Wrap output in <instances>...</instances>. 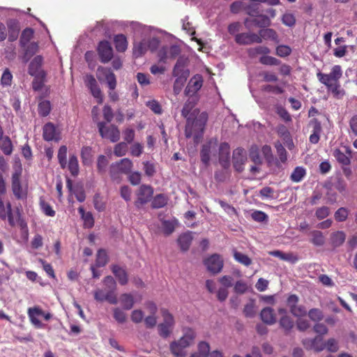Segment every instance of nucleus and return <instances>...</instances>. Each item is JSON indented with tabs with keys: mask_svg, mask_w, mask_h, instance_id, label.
Masks as SVG:
<instances>
[{
	"mask_svg": "<svg viewBox=\"0 0 357 357\" xmlns=\"http://www.w3.org/2000/svg\"><path fill=\"white\" fill-rule=\"evenodd\" d=\"M182 337L169 344V350L174 357H185L188 353L185 349L193 344L196 337L195 331L191 328H185Z\"/></svg>",
	"mask_w": 357,
	"mask_h": 357,
	"instance_id": "obj_1",
	"label": "nucleus"
},
{
	"mask_svg": "<svg viewBox=\"0 0 357 357\" xmlns=\"http://www.w3.org/2000/svg\"><path fill=\"white\" fill-rule=\"evenodd\" d=\"M133 168V162L129 158H123L119 162H112L109 167V174L112 181L119 183L121 175H128Z\"/></svg>",
	"mask_w": 357,
	"mask_h": 357,
	"instance_id": "obj_2",
	"label": "nucleus"
},
{
	"mask_svg": "<svg viewBox=\"0 0 357 357\" xmlns=\"http://www.w3.org/2000/svg\"><path fill=\"white\" fill-rule=\"evenodd\" d=\"M173 75L177 77L174 83V91L175 94H178L189 75V71L185 70L183 62L181 59H178L174 65Z\"/></svg>",
	"mask_w": 357,
	"mask_h": 357,
	"instance_id": "obj_3",
	"label": "nucleus"
},
{
	"mask_svg": "<svg viewBox=\"0 0 357 357\" xmlns=\"http://www.w3.org/2000/svg\"><path fill=\"white\" fill-rule=\"evenodd\" d=\"M205 121H206V118L204 120L196 119L192 123H190V121H188L185 129V137L189 139L193 137L195 141H198L203 136Z\"/></svg>",
	"mask_w": 357,
	"mask_h": 357,
	"instance_id": "obj_4",
	"label": "nucleus"
},
{
	"mask_svg": "<svg viewBox=\"0 0 357 357\" xmlns=\"http://www.w3.org/2000/svg\"><path fill=\"white\" fill-rule=\"evenodd\" d=\"M98 73H101L105 75L106 83H107L109 90H110L109 91L108 96L110 98L111 101H118L119 94L114 91L116 86L115 74L110 70L102 66L98 67Z\"/></svg>",
	"mask_w": 357,
	"mask_h": 357,
	"instance_id": "obj_5",
	"label": "nucleus"
},
{
	"mask_svg": "<svg viewBox=\"0 0 357 357\" xmlns=\"http://www.w3.org/2000/svg\"><path fill=\"white\" fill-rule=\"evenodd\" d=\"M98 129L102 138L108 139L111 142H119L120 139V131L116 126L111 125L109 127H106L105 123L100 121L98 123Z\"/></svg>",
	"mask_w": 357,
	"mask_h": 357,
	"instance_id": "obj_6",
	"label": "nucleus"
},
{
	"mask_svg": "<svg viewBox=\"0 0 357 357\" xmlns=\"http://www.w3.org/2000/svg\"><path fill=\"white\" fill-rule=\"evenodd\" d=\"M342 76V70L339 65H335L332 67L330 73H322L321 72L317 73L318 80L323 84H327L328 82H339Z\"/></svg>",
	"mask_w": 357,
	"mask_h": 357,
	"instance_id": "obj_7",
	"label": "nucleus"
},
{
	"mask_svg": "<svg viewBox=\"0 0 357 357\" xmlns=\"http://www.w3.org/2000/svg\"><path fill=\"white\" fill-rule=\"evenodd\" d=\"M204 266L208 272L213 275L221 273L223 267V261L218 254H213L208 257L204 261Z\"/></svg>",
	"mask_w": 357,
	"mask_h": 357,
	"instance_id": "obj_8",
	"label": "nucleus"
},
{
	"mask_svg": "<svg viewBox=\"0 0 357 357\" xmlns=\"http://www.w3.org/2000/svg\"><path fill=\"white\" fill-rule=\"evenodd\" d=\"M271 20L266 15H258L256 17H247L244 20V26L248 30L253 29L254 27L265 28L269 26Z\"/></svg>",
	"mask_w": 357,
	"mask_h": 357,
	"instance_id": "obj_9",
	"label": "nucleus"
},
{
	"mask_svg": "<svg viewBox=\"0 0 357 357\" xmlns=\"http://www.w3.org/2000/svg\"><path fill=\"white\" fill-rule=\"evenodd\" d=\"M153 194V189L152 186L145 184L141 185L137 193V201L135 202V206H136L137 208H140L152 199Z\"/></svg>",
	"mask_w": 357,
	"mask_h": 357,
	"instance_id": "obj_10",
	"label": "nucleus"
},
{
	"mask_svg": "<svg viewBox=\"0 0 357 357\" xmlns=\"http://www.w3.org/2000/svg\"><path fill=\"white\" fill-rule=\"evenodd\" d=\"M247 153L244 149L237 148L233 151L232 164L236 172L241 173L244 170V165L247 162Z\"/></svg>",
	"mask_w": 357,
	"mask_h": 357,
	"instance_id": "obj_11",
	"label": "nucleus"
},
{
	"mask_svg": "<svg viewBox=\"0 0 357 357\" xmlns=\"http://www.w3.org/2000/svg\"><path fill=\"white\" fill-rule=\"evenodd\" d=\"M84 82H85V84L87 89H89L91 94L93 95L94 98L97 99L98 103L101 104L102 102V92L93 75H86L85 78H84Z\"/></svg>",
	"mask_w": 357,
	"mask_h": 357,
	"instance_id": "obj_12",
	"label": "nucleus"
},
{
	"mask_svg": "<svg viewBox=\"0 0 357 357\" xmlns=\"http://www.w3.org/2000/svg\"><path fill=\"white\" fill-rule=\"evenodd\" d=\"M97 51L100 62L106 63L112 59L113 50L108 40H101L98 45Z\"/></svg>",
	"mask_w": 357,
	"mask_h": 357,
	"instance_id": "obj_13",
	"label": "nucleus"
},
{
	"mask_svg": "<svg viewBox=\"0 0 357 357\" xmlns=\"http://www.w3.org/2000/svg\"><path fill=\"white\" fill-rule=\"evenodd\" d=\"M235 41L239 45H252L254 43H261V39L259 35L251 32H243L236 33Z\"/></svg>",
	"mask_w": 357,
	"mask_h": 357,
	"instance_id": "obj_14",
	"label": "nucleus"
},
{
	"mask_svg": "<svg viewBox=\"0 0 357 357\" xmlns=\"http://www.w3.org/2000/svg\"><path fill=\"white\" fill-rule=\"evenodd\" d=\"M22 174L21 165L14 169L12 175V190L14 196L18 199H22V189L21 185L20 177Z\"/></svg>",
	"mask_w": 357,
	"mask_h": 357,
	"instance_id": "obj_15",
	"label": "nucleus"
},
{
	"mask_svg": "<svg viewBox=\"0 0 357 357\" xmlns=\"http://www.w3.org/2000/svg\"><path fill=\"white\" fill-rule=\"evenodd\" d=\"M202 86H203V77L197 74L189 80L187 87L185 89V95L189 97L195 96Z\"/></svg>",
	"mask_w": 357,
	"mask_h": 357,
	"instance_id": "obj_16",
	"label": "nucleus"
},
{
	"mask_svg": "<svg viewBox=\"0 0 357 357\" xmlns=\"http://www.w3.org/2000/svg\"><path fill=\"white\" fill-rule=\"evenodd\" d=\"M302 344L307 350L312 349L317 352L324 351V339L320 335H317L313 338H305L302 340Z\"/></svg>",
	"mask_w": 357,
	"mask_h": 357,
	"instance_id": "obj_17",
	"label": "nucleus"
},
{
	"mask_svg": "<svg viewBox=\"0 0 357 357\" xmlns=\"http://www.w3.org/2000/svg\"><path fill=\"white\" fill-rule=\"evenodd\" d=\"M219 164L224 169H229L230 167L229 145L227 142H222L219 145Z\"/></svg>",
	"mask_w": 357,
	"mask_h": 357,
	"instance_id": "obj_18",
	"label": "nucleus"
},
{
	"mask_svg": "<svg viewBox=\"0 0 357 357\" xmlns=\"http://www.w3.org/2000/svg\"><path fill=\"white\" fill-rule=\"evenodd\" d=\"M0 219L2 220H8V223L10 227L16 225L13 218V208L10 202H7L5 205L3 204L1 197L0 196Z\"/></svg>",
	"mask_w": 357,
	"mask_h": 357,
	"instance_id": "obj_19",
	"label": "nucleus"
},
{
	"mask_svg": "<svg viewBox=\"0 0 357 357\" xmlns=\"http://www.w3.org/2000/svg\"><path fill=\"white\" fill-rule=\"evenodd\" d=\"M217 146V141L215 140H209L202 145V148H201L200 151V160L203 164L208 165V162H210L211 160V153L212 149H214Z\"/></svg>",
	"mask_w": 357,
	"mask_h": 357,
	"instance_id": "obj_20",
	"label": "nucleus"
},
{
	"mask_svg": "<svg viewBox=\"0 0 357 357\" xmlns=\"http://www.w3.org/2000/svg\"><path fill=\"white\" fill-rule=\"evenodd\" d=\"M43 62V56H35L29 64L28 73L31 75H38L41 73H45V70H42Z\"/></svg>",
	"mask_w": 357,
	"mask_h": 357,
	"instance_id": "obj_21",
	"label": "nucleus"
},
{
	"mask_svg": "<svg viewBox=\"0 0 357 357\" xmlns=\"http://www.w3.org/2000/svg\"><path fill=\"white\" fill-rule=\"evenodd\" d=\"M43 138L46 142H52L53 140L58 141V138L56 137V128L52 123L49 122L43 126Z\"/></svg>",
	"mask_w": 357,
	"mask_h": 357,
	"instance_id": "obj_22",
	"label": "nucleus"
},
{
	"mask_svg": "<svg viewBox=\"0 0 357 357\" xmlns=\"http://www.w3.org/2000/svg\"><path fill=\"white\" fill-rule=\"evenodd\" d=\"M259 317L262 322L266 325L272 326L276 323L275 315L274 314L273 310L271 307H266L263 308L259 313Z\"/></svg>",
	"mask_w": 357,
	"mask_h": 357,
	"instance_id": "obj_23",
	"label": "nucleus"
},
{
	"mask_svg": "<svg viewBox=\"0 0 357 357\" xmlns=\"http://www.w3.org/2000/svg\"><path fill=\"white\" fill-rule=\"evenodd\" d=\"M111 270L115 278L118 279L120 284L125 285L128 283V275L124 268L118 265L113 264L111 266Z\"/></svg>",
	"mask_w": 357,
	"mask_h": 357,
	"instance_id": "obj_24",
	"label": "nucleus"
},
{
	"mask_svg": "<svg viewBox=\"0 0 357 357\" xmlns=\"http://www.w3.org/2000/svg\"><path fill=\"white\" fill-rule=\"evenodd\" d=\"M0 146L3 153L10 155L13 153V144L8 136L3 137V130L0 127Z\"/></svg>",
	"mask_w": 357,
	"mask_h": 357,
	"instance_id": "obj_25",
	"label": "nucleus"
},
{
	"mask_svg": "<svg viewBox=\"0 0 357 357\" xmlns=\"http://www.w3.org/2000/svg\"><path fill=\"white\" fill-rule=\"evenodd\" d=\"M269 254L273 257L280 258V259L286 261L291 264H296L298 261V257L291 252L284 253L280 250H275L270 252Z\"/></svg>",
	"mask_w": 357,
	"mask_h": 357,
	"instance_id": "obj_26",
	"label": "nucleus"
},
{
	"mask_svg": "<svg viewBox=\"0 0 357 357\" xmlns=\"http://www.w3.org/2000/svg\"><path fill=\"white\" fill-rule=\"evenodd\" d=\"M346 240V234L343 231H336L331 234V244L334 248L342 245Z\"/></svg>",
	"mask_w": 357,
	"mask_h": 357,
	"instance_id": "obj_27",
	"label": "nucleus"
},
{
	"mask_svg": "<svg viewBox=\"0 0 357 357\" xmlns=\"http://www.w3.org/2000/svg\"><path fill=\"white\" fill-rule=\"evenodd\" d=\"M177 241L182 251H188L192 241V233H183L178 236Z\"/></svg>",
	"mask_w": 357,
	"mask_h": 357,
	"instance_id": "obj_28",
	"label": "nucleus"
},
{
	"mask_svg": "<svg viewBox=\"0 0 357 357\" xmlns=\"http://www.w3.org/2000/svg\"><path fill=\"white\" fill-rule=\"evenodd\" d=\"M78 212L79 215H81L82 219L84 222V227L85 228H93L94 225V219L93 214L91 212L84 211L82 206H79L78 208Z\"/></svg>",
	"mask_w": 357,
	"mask_h": 357,
	"instance_id": "obj_29",
	"label": "nucleus"
},
{
	"mask_svg": "<svg viewBox=\"0 0 357 357\" xmlns=\"http://www.w3.org/2000/svg\"><path fill=\"white\" fill-rule=\"evenodd\" d=\"M258 36L261 38V40H270L276 43H278L280 40H278V36L275 30L272 29H262L259 30Z\"/></svg>",
	"mask_w": 357,
	"mask_h": 357,
	"instance_id": "obj_30",
	"label": "nucleus"
},
{
	"mask_svg": "<svg viewBox=\"0 0 357 357\" xmlns=\"http://www.w3.org/2000/svg\"><path fill=\"white\" fill-rule=\"evenodd\" d=\"M8 27V40L13 42L17 40L19 33V26L17 20H10L7 22Z\"/></svg>",
	"mask_w": 357,
	"mask_h": 357,
	"instance_id": "obj_31",
	"label": "nucleus"
},
{
	"mask_svg": "<svg viewBox=\"0 0 357 357\" xmlns=\"http://www.w3.org/2000/svg\"><path fill=\"white\" fill-rule=\"evenodd\" d=\"M41 314L42 311L38 307L29 308L28 310V316L30 318L31 322L38 328L43 326L42 322L37 317V316Z\"/></svg>",
	"mask_w": 357,
	"mask_h": 357,
	"instance_id": "obj_32",
	"label": "nucleus"
},
{
	"mask_svg": "<svg viewBox=\"0 0 357 357\" xmlns=\"http://www.w3.org/2000/svg\"><path fill=\"white\" fill-rule=\"evenodd\" d=\"M326 86L328 91H331L335 98H341L345 94L344 90L340 87V82H328Z\"/></svg>",
	"mask_w": 357,
	"mask_h": 357,
	"instance_id": "obj_33",
	"label": "nucleus"
},
{
	"mask_svg": "<svg viewBox=\"0 0 357 357\" xmlns=\"http://www.w3.org/2000/svg\"><path fill=\"white\" fill-rule=\"evenodd\" d=\"M83 165L89 166L93 163V151L90 146H83L81 151Z\"/></svg>",
	"mask_w": 357,
	"mask_h": 357,
	"instance_id": "obj_34",
	"label": "nucleus"
},
{
	"mask_svg": "<svg viewBox=\"0 0 357 357\" xmlns=\"http://www.w3.org/2000/svg\"><path fill=\"white\" fill-rule=\"evenodd\" d=\"M114 45L116 50L119 52H124L127 50V39L123 34H119L114 37Z\"/></svg>",
	"mask_w": 357,
	"mask_h": 357,
	"instance_id": "obj_35",
	"label": "nucleus"
},
{
	"mask_svg": "<svg viewBox=\"0 0 357 357\" xmlns=\"http://www.w3.org/2000/svg\"><path fill=\"white\" fill-rule=\"evenodd\" d=\"M168 198L165 194H159L153 197L151 202V207L155 209H158L167 205Z\"/></svg>",
	"mask_w": 357,
	"mask_h": 357,
	"instance_id": "obj_36",
	"label": "nucleus"
},
{
	"mask_svg": "<svg viewBox=\"0 0 357 357\" xmlns=\"http://www.w3.org/2000/svg\"><path fill=\"white\" fill-rule=\"evenodd\" d=\"M312 239L310 243L315 246H324L325 243V238L324 234L319 230H313L312 233Z\"/></svg>",
	"mask_w": 357,
	"mask_h": 357,
	"instance_id": "obj_37",
	"label": "nucleus"
},
{
	"mask_svg": "<svg viewBox=\"0 0 357 357\" xmlns=\"http://www.w3.org/2000/svg\"><path fill=\"white\" fill-rule=\"evenodd\" d=\"M266 162L268 167L275 173L282 171L283 169L282 165L284 163L280 161V159L275 157L272 158V159L266 160Z\"/></svg>",
	"mask_w": 357,
	"mask_h": 357,
	"instance_id": "obj_38",
	"label": "nucleus"
},
{
	"mask_svg": "<svg viewBox=\"0 0 357 357\" xmlns=\"http://www.w3.org/2000/svg\"><path fill=\"white\" fill-rule=\"evenodd\" d=\"M68 169L73 176H76L79 174V162L74 154L69 156Z\"/></svg>",
	"mask_w": 357,
	"mask_h": 357,
	"instance_id": "obj_39",
	"label": "nucleus"
},
{
	"mask_svg": "<svg viewBox=\"0 0 357 357\" xmlns=\"http://www.w3.org/2000/svg\"><path fill=\"white\" fill-rule=\"evenodd\" d=\"M31 76L34 77L33 82H32V89L36 91L41 90L45 82L46 73H41L38 75Z\"/></svg>",
	"mask_w": 357,
	"mask_h": 357,
	"instance_id": "obj_40",
	"label": "nucleus"
},
{
	"mask_svg": "<svg viewBox=\"0 0 357 357\" xmlns=\"http://www.w3.org/2000/svg\"><path fill=\"white\" fill-rule=\"evenodd\" d=\"M177 225V220H162V229L163 234L166 236L171 235L175 229V225Z\"/></svg>",
	"mask_w": 357,
	"mask_h": 357,
	"instance_id": "obj_41",
	"label": "nucleus"
},
{
	"mask_svg": "<svg viewBox=\"0 0 357 357\" xmlns=\"http://www.w3.org/2000/svg\"><path fill=\"white\" fill-rule=\"evenodd\" d=\"M306 175L305 169L302 167H297L294 168L293 172L290 176V179L294 183L301 182Z\"/></svg>",
	"mask_w": 357,
	"mask_h": 357,
	"instance_id": "obj_42",
	"label": "nucleus"
},
{
	"mask_svg": "<svg viewBox=\"0 0 357 357\" xmlns=\"http://www.w3.org/2000/svg\"><path fill=\"white\" fill-rule=\"evenodd\" d=\"M149 49L146 40H142L138 43H135L133 47V55L138 58L144 55Z\"/></svg>",
	"mask_w": 357,
	"mask_h": 357,
	"instance_id": "obj_43",
	"label": "nucleus"
},
{
	"mask_svg": "<svg viewBox=\"0 0 357 357\" xmlns=\"http://www.w3.org/2000/svg\"><path fill=\"white\" fill-rule=\"evenodd\" d=\"M108 263V256L104 249H100L97 252L96 260H95V266L102 267Z\"/></svg>",
	"mask_w": 357,
	"mask_h": 357,
	"instance_id": "obj_44",
	"label": "nucleus"
},
{
	"mask_svg": "<svg viewBox=\"0 0 357 357\" xmlns=\"http://www.w3.org/2000/svg\"><path fill=\"white\" fill-rule=\"evenodd\" d=\"M120 302L123 306V310H130L133 307L135 301L133 296L130 294H123L120 296Z\"/></svg>",
	"mask_w": 357,
	"mask_h": 357,
	"instance_id": "obj_45",
	"label": "nucleus"
},
{
	"mask_svg": "<svg viewBox=\"0 0 357 357\" xmlns=\"http://www.w3.org/2000/svg\"><path fill=\"white\" fill-rule=\"evenodd\" d=\"M233 257L234 259H235L244 266H249L252 263V260L247 255L243 254L236 250H234Z\"/></svg>",
	"mask_w": 357,
	"mask_h": 357,
	"instance_id": "obj_46",
	"label": "nucleus"
},
{
	"mask_svg": "<svg viewBox=\"0 0 357 357\" xmlns=\"http://www.w3.org/2000/svg\"><path fill=\"white\" fill-rule=\"evenodd\" d=\"M251 161L254 162L255 165H260L262 164L261 157L259 155L258 147L255 145L251 146L250 153H248Z\"/></svg>",
	"mask_w": 357,
	"mask_h": 357,
	"instance_id": "obj_47",
	"label": "nucleus"
},
{
	"mask_svg": "<svg viewBox=\"0 0 357 357\" xmlns=\"http://www.w3.org/2000/svg\"><path fill=\"white\" fill-rule=\"evenodd\" d=\"M280 326L287 334L294 328V321L287 315L282 316L280 319Z\"/></svg>",
	"mask_w": 357,
	"mask_h": 357,
	"instance_id": "obj_48",
	"label": "nucleus"
},
{
	"mask_svg": "<svg viewBox=\"0 0 357 357\" xmlns=\"http://www.w3.org/2000/svg\"><path fill=\"white\" fill-rule=\"evenodd\" d=\"M333 155L335 160L342 165H348L350 164L349 157L346 155V154L342 152L339 149H335L334 150Z\"/></svg>",
	"mask_w": 357,
	"mask_h": 357,
	"instance_id": "obj_49",
	"label": "nucleus"
},
{
	"mask_svg": "<svg viewBox=\"0 0 357 357\" xmlns=\"http://www.w3.org/2000/svg\"><path fill=\"white\" fill-rule=\"evenodd\" d=\"M160 314L163 318V322L160 323L164 325L174 326L175 321L174 316L170 314L169 311L164 307L160 308Z\"/></svg>",
	"mask_w": 357,
	"mask_h": 357,
	"instance_id": "obj_50",
	"label": "nucleus"
},
{
	"mask_svg": "<svg viewBox=\"0 0 357 357\" xmlns=\"http://www.w3.org/2000/svg\"><path fill=\"white\" fill-rule=\"evenodd\" d=\"M324 350L326 349L328 352L335 353L339 349L338 341L335 338H330L324 343Z\"/></svg>",
	"mask_w": 357,
	"mask_h": 357,
	"instance_id": "obj_51",
	"label": "nucleus"
},
{
	"mask_svg": "<svg viewBox=\"0 0 357 357\" xmlns=\"http://www.w3.org/2000/svg\"><path fill=\"white\" fill-rule=\"evenodd\" d=\"M108 159L104 155L98 156L97 159V170L100 174H103L106 172L107 167L108 166Z\"/></svg>",
	"mask_w": 357,
	"mask_h": 357,
	"instance_id": "obj_52",
	"label": "nucleus"
},
{
	"mask_svg": "<svg viewBox=\"0 0 357 357\" xmlns=\"http://www.w3.org/2000/svg\"><path fill=\"white\" fill-rule=\"evenodd\" d=\"M34 31L31 28L24 29L20 36V45L22 47L26 46L29 41L32 38Z\"/></svg>",
	"mask_w": 357,
	"mask_h": 357,
	"instance_id": "obj_53",
	"label": "nucleus"
},
{
	"mask_svg": "<svg viewBox=\"0 0 357 357\" xmlns=\"http://www.w3.org/2000/svg\"><path fill=\"white\" fill-rule=\"evenodd\" d=\"M68 153V148L65 145L61 146L59 151H58L57 158L59 162L61 168L65 169L66 167V153Z\"/></svg>",
	"mask_w": 357,
	"mask_h": 357,
	"instance_id": "obj_54",
	"label": "nucleus"
},
{
	"mask_svg": "<svg viewBox=\"0 0 357 357\" xmlns=\"http://www.w3.org/2000/svg\"><path fill=\"white\" fill-rule=\"evenodd\" d=\"M248 52L250 56H255L258 54H263V56H266L270 53V50L268 47L265 46H258L249 49Z\"/></svg>",
	"mask_w": 357,
	"mask_h": 357,
	"instance_id": "obj_55",
	"label": "nucleus"
},
{
	"mask_svg": "<svg viewBox=\"0 0 357 357\" xmlns=\"http://www.w3.org/2000/svg\"><path fill=\"white\" fill-rule=\"evenodd\" d=\"M51 110L50 102L48 100H43L38 104V114L43 117L50 114Z\"/></svg>",
	"mask_w": 357,
	"mask_h": 357,
	"instance_id": "obj_56",
	"label": "nucleus"
},
{
	"mask_svg": "<svg viewBox=\"0 0 357 357\" xmlns=\"http://www.w3.org/2000/svg\"><path fill=\"white\" fill-rule=\"evenodd\" d=\"M174 326H168L159 324V325L158 326V328L160 337L164 339H166L168 337H169L172 333V331L174 328Z\"/></svg>",
	"mask_w": 357,
	"mask_h": 357,
	"instance_id": "obj_57",
	"label": "nucleus"
},
{
	"mask_svg": "<svg viewBox=\"0 0 357 357\" xmlns=\"http://www.w3.org/2000/svg\"><path fill=\"white\" fill-rule=\"evenodd\" d=\"M259 61L262 65L268 66H278L280 65L281 63V61L277 58L268 55L261 56V58L259 59Z\"/></svg>",
	"mask_w": 357,
	"mask_h": 357,
	"instance_id": "obj_58",
	"label": "nucleus"
},
{
	"mask_svg": "<svg viewBox=\"0 0 357 357\" xmlns=\"http://www.w3.org/2000/svg\"><path fill=\"white\" fill-rule=\"evenodd\" d=\"M308 317L310 320L319 322L324 319V313L318 308H312L309 310Z\"/></svg>",
	"mask_w": 357,
	"mask_h": 357,
	"instance_id": "obj_59",
	"label": "nucleus"
},
{
	"mask_svg": "<svg viewBox=\"0 0 357 357\" xmlns=\"http://www.w3.org/2000/svg\"><path fill=\"white\" fill-rule=\"evenodd\" d=\"M127 151V143L121 142L115 145L113 153H114L116 157H123L126 154Z\"/></svg>",
	"mask_w": 357,
	"mask_h": 357,
	"instance_id": "obj_60",
	"label": "nucleus"
},
{
	"mask_svg": "<svg viewBox=\"0 0 357 357\" xmlns=\"http://www.w3.org/2000/svg\"><path fill=\"white\" fill-rule=\"evenodd\" d=\"M13 74L8 68H6L2 73L1 84L3 86H10L13 82Z\"/></svg>",
	"mask_w": 357,
	"mask_h": 357,
	"instance_id": "obj_61",
	"label": "nucleus"
},
{
	"mask_svg": "<svg viewBox=\"0 0 357 357\" xmlns=\"http://www.w3.org/2000/svg\"><path fill=\"white\" fill-rule=\"evenodd\" d=\"M348 216V210L345 207L339 208L334 214V218L338 222H343Z\"/></svg>",
	"mask_w": 357,
	"mask_h": 357,
	"instance_id": "obj_62",
	"label": "nucleus"
},
{
	"mask_svg": "<svg viewBox=\"0 0 357 357\" xmlns=\"http://www.w3.org/2000/svg\"><path fill=\"white\" fill-rule=\"evenodd\" d=\"M275 149L277 151L278 157H279V160L283 162H287V152L284 148L283 145L280 144V142H278L275 144Z\"/></svg>",
	"mask_w": 357,
	"mask_h": 357,
	"instance_id": "obj_63",
	"label": "nucleus"
},
{
	"mask_svg": "<svg viewBox=\"0 0 357 357\" xmlns=\"http://www.w3.org/2000/svg\"><path fill=\"white\" fill-rule=\"evenodd\" d=\"M243 314L248 318L254 317L255 315V301L250 300L249 303L244 305Z\"/></svg>",
	"mask_w": 357,
	"mask_h": 357,
	"instance_id": "obj_64",
	"label": "nucleus"
}]
</instances>
